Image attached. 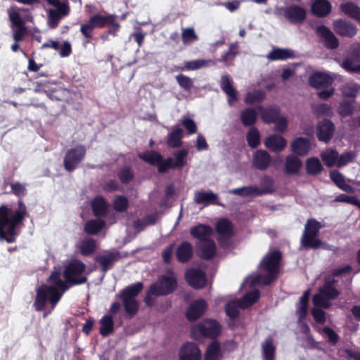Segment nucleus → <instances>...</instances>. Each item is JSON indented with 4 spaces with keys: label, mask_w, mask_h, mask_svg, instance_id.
Here are the masks:
<instances>
[{
    "label": "nucleus",
    "mask_w": 360,
    "mask_h": 360,
    "mask_svg": "<svg viewBox=\"0 0 360 360\" xmlns=\"http://www.w3.org/2000/svg\"><path fill=\"white\" fill-rule=\"evenodd\" d=\"M11 193L20 197L18 208L15 210L8 204L0 205V240L8 243L15 242L18 236V229L23 225L27 215V207L20 198L26 194V188L20 182L10 184Z\"/></svg>",
    "instance_id": "nucleus-1"
},
{
    "label": "nucleus",
    "mask_w": 360,
    "mask_h": 360,
    "mask_svg": "<svg viewBox=\"0 0 360 360\" xmlns=\"http://www.w3.org/2000/svg\"><path fill=\"white\" fill-rule=\"evenodd\" d=\"M59 289L63 291L68 289L66 283L61 278L56 281L54 285L43 284L40 285L36 290V296L33 304L35 310L37 311H44L48 301L51 309H53L62 297V293L59 292Z\"/></svg>",
    "instance_id": "nucleus-2"
},
{
    "label": "nucleus",
    "mask_w": 360,
    "mask_h": 360,
    "mask_svg": "<svg viewBox=\"0 0 360 360\" xmlns=\"http://www.w3.org/2000/svg\"><path fill=\"white\" fill-rule=\"evenodd\" d=\"M143 288V283L136 282L122 289L118 295L122 301L125 312L131 317L135 316L139 311V304L136 297L141 293Z\"/></svg>",
    "instance_id": "nucleus-3"
},
{
    "label": "nucleus",
    "mask_w": 360,
    "mask_h": 360,
    "mask_svg": "<svg viewBox=\"0 0 360 360\" xmlns=\"http://www.w3.org/2000/svg\"><path fill=\"white\" fill-rule=\"evenodd\" d=\"M321 224L314 219L307 220L301 238L302 245L306 249L316 250L320 248L321 240L317 238Z\"/></svg>",
    "instance_id": "nucleus-4"
},
{
    "label": "nucleus",
    "mask_w": 360,
    "mask_h": 360,
    "mask_svg": "<svg viewBox=\"0 0 360 360\" xmlns=\"http://www.w3.org/2000/svg\"><path fill=\"white\" fill-rule=\"evenodd\" d=\"M85 268V264L79 260L70 262L65 267L63 272V276L66 282L72 285L85 283L87 281V278L86 276H82L79 278H77V276H79L84 273Z\"/></svg>",
    "instance_id": "nucleus-5"
},
{
    "label": "nucleus",
    "mask_w": 360,
    "mask_h": 360,
    "mask_svg": "<svg viewBox=\"0 0 360 360\" xmlns=\"http://www.w3.org/2000/svg\"><path fill=\"white\" fill-rule=\"evenodd\" d=\"M86 155V148L82 145L68 150L63 159V166L69 172L76 169Z\"/></svg>",
    "instance_id": "nucleus-6"
},
{
    "label": "nucleus",
    "mask_w": 360,
    "mask_h": 360,
    "mask_svg": "<svg viewBox=\"0 0 360 360\" xmlns=\"http://www.w3.org/2000/svg\"><path fill=\"white\" fill-rule=\"evenodd\" d=\"M221 330V325L213 319H206L192 328V335L199 333L204 338L216 340Z\"/></svg>",
    "instance_id": "nucleus-7"
},
{
    "label": "nucleus",
    "mask_w": 360,
    "mask_h": 360,
    "mask_svg": "<svg viewBox=\"0 0 360 360\" xmlns=\"http://www.w3.org/2000/svg\"><path fill=\"white\" fill-rule=\"evenodd\" d=\"M110 18H104L99 13L91 15L88 21L80 26V32L86 39L85 43H89L93 39V32L95 28H103L106 26Z\"/></svg>",
    "instance_id": "nucleus-8"
},
{
    "label": "nucleus",
    "mask_w": 360,
    "mask_h": 360,
    "mask_svg": "<svg viewBox=\"0 0 360 360\" xmlns=\"http://www.w3.org/2000/svg\"><path fill=\"white\" fill-rule=\"evenodd\" d=\"M341 67L349 73L360 72V44L352 46L349 53L342 60Z\"/></svg>",
    "instance_id": "nucleus-9"
},
{
    "label": "nucleus",
    "mask_w": 360,
    "mask_h": 360,
    "mask_svg": "<svg viewBox=\"0 0 360 360\" xmlns=\"http://www.w3.org/2000/svg\"><path fill=\"white\" fill-rule=\"evenodd\" d=\"M185 280L191 287L196 290L205 288L207 283L205 273L201 269L194 268L186 271Z\"/></svg>",
    "instance_id": "nucleus-10"
},
{
    "label": "nucleus",
    "mask_w": 360,
    "mask_h": 360,
    "mask_svg": "<svg viewBox=\"0 0 360 360\" xmlns=\"http://www.w3.org/2000/svg\"><path fill=\"white\" fill-rule=\"evenodd\" d=\"M335 127L332 121L325 119L316 126V137L319 141L328 143L332 139Z\"/></svg>",
    "instance_id": "nucleus-11"
},
{
    "label": "nucleus",
    "mask_w": 360,
    "mask_h": 360,
    "mask_svg": "<svg viewBox=\"0 0 360 360\" xmlns=\"http://www.w3.org/2000/svg\"><path fill=\"white\" fill-rule=\"evenodd\" d=\"M179 359V360H201L202 352L195 343L187 342L180 347Z\"/></svg>",
    "instance_id": "nucleus-12"
},
{
    "label": "nucleus",
    "mask_w": 360,
    "mask_h": 360,
    "mask_svg": "<svg viewBox=\"0 0 360 360\" xmlns=\"http://www.w3.org/2000/svg\"><path fill=\"white\" fill-rule=\"evenodd\" d=\"M333 25L335 32L340 36L352 38L356 34V25L346 19L335 20Z\"/></svg>",
    "instance_id": "nucleus-13"
},
{
    "label": "nucleus",
    "mask_w": 360,
    "mask_h": 360,
    "mask_svg": "<svg viewBox=\"0 0 360 360\" xmlns=\"http://www.w3.org/2000/svg\"><path fill=\"white\" fill-rule=\"evenodd\" d=\"M195 247L198 257L204 260L212 259L217 252L216 243L211 238L202 242H198Z\"/></svg>",
    "instance_id": "nucleus-14"
},
{
    "label": "nucleus",
    "mask_w": 360,
    "mask_h": 360,
    "mask_svg": "<svg viewBox=\"0 0 360 360\" xmlns=\"http://www.w3.org/2000/svg\"><path fill=\"white\" fill-rule=\"evenodd\" d=\"M282 254L279 250H274L267 254L262 259L264 271L272 273H279V266Z\"/></svg>",
    "instance_id": "nucleus-15"
},
{
    "label": "nucleus",
    "mask_w": 360,
    "mask_h": 360,
    "mask_svg": "<svg viewBox=\"0 0 360 360\" xmlns=\"http://www.w3.org/2000/svg\"><path fill=\"white\" fill-rule=\"evenodd\" d=\"M283 15L290 23L297 24L305 20L307 13L306 10L300 6L290 5L284 8Z\"/></svg>",
    "instance_id": "nucleus-16"
},
{
    "label": "nucleus",
    "mask_w": 360,
    "mask_h": 360,
    "mask_svg": "<svg viewBox=\"0 0 360 360\" xmlns=\"http://www.w3.org/2000/svg\"><path fill=\"white\" fill-rule=\"evenodd\" d=\"M316 34L324 39V45L328 49H335L339 46V40L326 25H319L316 29Z\"/></svg>",
    "instance_id": "nucleus-17"
},
{
    "label": "nucleus",
    "mask_w": 360,
    "mask_h": 360,
    "mask_svg": "<svg viewBox=\"0 0 360 360\" xmlns=\"http://www.w3.org/2000/svg\"><path fill=\"white\" fill-rule=\"evenodd\" d=\"M207 307V302L203 299H199L192 302L188 307L186 312V317L190 321H196L199 319Z\"/></svg>",
    "instance_id": "nucleus-18"
},
{
    "label": "nucleus",
    "mask_w": 360,
    "mask_h": 360,
    "mask_svg": "<svg viewBox=\"0 0 360 360\" xmlns=\"http://www.w3.org/2000/svg\"><path fill=\"white\" fill-rule=\"evenodd\" d=\"M338 280L333 278H326L323 285L319 288V291L326 297L330 302L338 297L340 291L337 289Z\"/></svg>",
    "instance_id": "nucleus-19"
},
{
    "label": "nucleus",
    "mask_w": 360,
    "mask_h": 360,
    "mask_svg": "<svg viewBox=\"0 0 360 360\" xmlns=\"http://www.w3.org/2000/svg\"><path fill=\"white\" fill-rule=\"evenodd\" d=\"M175 256L177 261L182 264L188 263L193 257V248L188 241L181 243L176 249Z\"/></svg>",
    "instance_id": "nucleus-20"
},
{
    "label": "nucleus",
    "mask_w": 360,
    "mask_h": 360,
    "mask_svg": "<svg viewBox=\"0 0 360 360\" xmlns=\"http://www.w3.org/2000/svg\"><path fill=\"white\" fill-rule=\"evenodd\" d=\"M120 259V252L115 251L105 255H97L95 261L101 266V269L103 273H106L112 268L114 263Z\"/></svg>",
    "instance_id": "nucleus-21"
},
{
    "label": "nucleus",
    "mask_w": 360,
    "mask_h": 360,
    "mask_svg": "<svg viewBox=\"0 0 360 360\" xmlns=\"http://www.w3.org/2000/svg\"><path fill=\"white\" fill-rule=\"evenodd\" d=\"M333 82V78L324 72H316L312 74L309 79V84L315 89L326 88Z\"/></svg>",
    "instance_id": "nucleus-22"
},
{
    "label": "nucleus",
    "mask_w": 360,
    "mask_h": 360,
    "mask_svg": "<svg viewBox=\"0 0 360 360\" xmlns=\"http://www.w3.org/2000/svg\"><path fill=\"white\" fill-rule=\"evenodd\" d=\"M270 154L264 150H257L253 155L252 165L259 170H266L271 163Z\"/></svg>",
    "instance_id": "nucleus-23"
},
{
    "label": "nucleus",
    "mask_w": 360,
    "mask_h": 360,
    "mask_svg": "<svg viewBox=\"0 0 360 360\" xmlns=\"http://www.w3.org/2000/svg\"><path fill=\"white\" fill-rule=\"evenodd\" d=\"M220 87L228 96V103L231 106L238 101V92L233 86L228 75H223L220 80Z\"/></svg>",
    "instance_id": "nucleus-24"
},
{
    "label": "nucleus",
    "mask_w": 360,
    "mask_h": 360,
    "mask_svg": "<svg viewBox=\"0 0 360 360\" xmlns=\"http://www.w3.org/2000/svg\"><path fill=\"white\" fill-rule=\"evenodd\" d=\"M265 146L271 152L282 151L287 146V141L280 135L272 134L266 138Z\"/></svg>",
    "instance_id": "nucleus-25"
},
{
    "label": "nucleus",
    "mask_w": 360,
    "mask_h": 360,
    "mask_svg": "<svg viewBox=\"0 0 360 360\" xmlns=\"http://www.w3.org/2000/svg\"><path fill=\"white\" fill-rule=\"evenodd\" d=\"M190 233L193 238H197L199 242H202L210 239L213 234V229L209 225L198 224L190 229Z\"/></svg>",
    "instance_id": "nucleus-26"
},
{
    "label": "nucleus",
    "mask_w": 360,
    "mask_h": 360,
    "mask_svg": "<svg viewBox=\"0 0 360 360\" xmlns=\"http://www.w3.org/2000/svg\"><path fill=\"white\" fill-rule=\"evenodd\" d=\"M331 10V4L328 0H314L311 6V13L318 18L327 16Z\"/></svg>",
    "instance_id": "nucleus-27"
},
{
    "label": "nucleus",
    "mask_w": 360,
    "mask_h": 360,
    "mask_svg": "<svg viewBox=\"0 0 360 360\" xmlns=\"http://www.w3.org/2000/svg\"><path fill=\"white\" fill-rule=\"evenodd\" d=\"M310 148L311 143L307 138L297 137L291 143L292 151L299 156L307 155Z\"/></svg>",
    "instance_id": "nucleus-28"
},
{
    "label": "nucleus",
    "mask_w": 360,
    "mask_h": 360,
    "mask_svg": "<svg viewBox=\"0 0 360 360\" xmlns=\"http://www.w3.org/2000/svg\"><path fill=\"white\" fill-rule=\"evenodd\" d=\"M216 231L219 236L230 238L233 236V224L229 219L222 218L216 224Z\"/></svg>",
    "instance_id": "nucleus-29"
},
{
    "label": "nucleus",
    "mask_w": 360,
    "mask_h": 360,
    "mask_svg": "<svg viewBox=\"0 0 360 360\" xmlns=\"http://www.w3.org/2000/svg\"><path fill=\"white\" fill-rule=\"evenodd\" d=\"M223 357L220 343L217 340L212 341L207 347L204 360H220Z\"/></svg>",
    "instance_id": "nucleus-30"
},
{
    "label": "nucleus",
    "mask_w": 360,
    "mask_h": 360,
    "mask_svg": "<svg viewBox=\"0 0 360 360\" xmlns=\"http://www.w3.org/2000/svg\"><path fill=\"white\" fill-rule=\"evenodd\" d=\"M260 188H258V195L273 194L276 191L275 181L269 175H264L260 178Z\"/></svg>",
    "instance_id": "nucleus-31"
},
{
    "label": "nucleus",
    "mask_w": 360,
    "mask_h": 360,
    "mask_svg": "<svg viewBox=\"0 0 360 360\" xmlns=\"http://www.w3.org/2000/svg\"><path fill=\"white\" fill-rule=\"evenodd\" d=\"M259 110L261 112V118L266 124L274 123L281 116L280 110L277 107L264 108L260 106L259 107Z\"/></svg>",
    "instance_id": "nucleus-32"
},
{
    "label": "nucleus",
    "mask_w": 360,
    "mask_h": 360,
    "mask_svg": "<svg viewBox=\"0 0 360 360\" xmlns=\"http://www.w3.org/2000/svg\"><path fill=\"white\" fill-rule=\"evenodd\" d=\"M183 129L176 127L167 134V145L172 148H180L182 146Z\"/></svg>",
    "instance_id": "nucleus-33"
},
{
    "label": "nucleus",
    "mask_w": 360,
    "mask_h": 360,
    "mask_svg": "<svg viewBox=\"0 0 360 360\" xmlns=\"http://www.w3.org/2000/svg\"><path fill=\"white\" fill-rule=\"evenodd\" d=\"M302 167V161L296 156L288 155L285 158L284 172L286 174H296Z\"/></svg>",
    "instance_id": "nucleus-34"
},
{
    "label": "nucleus",
    "mask_w": 360,
    "mask_h": 360,
    "mask_svg": "<svg viewBox=\"0 0 360 360\" xmlns=\"http://www.w3.org/2000/svg\"><path fill=\"white\" fill-rule=\"evenodd\" d=\"M294 57L293 51L281 48L273 49L267 55V58L271 60H284Z\"/></svg>",
    "instance_id": "nucleus-35"
},
{
    "label": "nucleus",
    "mask_w": 360,
    "mask_h": 360,
    "mask_svg": "<svg viewBox=\"0 0 360 360\" xmlns=\"http://www.w3.org/2000/svg\"><path fill=\"white\" fill-rule=\"evenodd\" d=\"M158 283L161 285L167 295L173 293L177 288V279L174 276L162 275L158 278Z\"/></svg>",
    "instance_id": "nucleus-36"
},
{
    "label": "nucleus",
    "mask_w": 360,
    "mask_h": 360,
    "mask_svg": "<svg viewBox=\"0 0 360 360\" xmlns=\"http://www.w3.org/2000/svg\"><path fill=\"white\" fill-rule=\"evenodd\" d=\"M341 11L346 15L360 22V7L352 1H347L340 5Z\"/></svg>",
    "instance_id": "nucleus-37"
},
{
    "label": "nucleus",
    "mask_w": 360,
    "mask_h": 360,
    "mask_svg": "<svg viewBox=\"0 0 360 360\" xmlns=\"http://www.w3.org/2000/svg\"><path fill=\"white\" fill-rule=\"evenodd\" d=\"M91 208L94 216H105L108 211V205L103 197L96 196L91 202Z\"/></svg>",
    "instance_id": "nucleus-38"
},
{
    "label": "nucleus",
    "mask_w": 360,
    "mask_h": 360,
    "mask_svg": "<svg viewBox=\"0 0 360 360\" xmlns=\"http://www.w3.org/2000/svg\"><path fill=\"white\" fill-rule=\"evenodd\" d=\"M306 172L309 175L316 176L323 169V165L318 158L312 157L306 160Z\"/></svg>",
    "instance_id": "nucleus-39"
},
{
    "label": "nucleus",
    "mask_w": 360,
    "mask_h": 360,
    "mask_svg": "<svg viewBox=\"0 0 360 360\" xmlns=\"http://www.w3.org/2000/svg\"><path fill=\"white\" fill-rule=\"evenodd\" d=\"M257 117L256 110L252 108H245L240 112V121L245 127L254 125L257 122Z\"/></svg>",
    "instance_id": "nucleus-40"
},
{
    "label": "nucleus",
    "mask_w": 360,
    "mask_h": 360,
    "mask_svg": "<svg viewBox=\"0 0 360 360\" xmlns=\"http://www.w3.org/2000/svg\"><path fill=\"white\" fill-rule=\"evenodd\" d=\"M355 99H344L340 102L338 108L339 115L342 117H347L353 115L355 110Z\"/></svg>",
    "instance_id": "nucleus-41"
},
{
    "label": "nucleus",
    "mask_w": 360,
    "mask_h": 360,
    "mask_svg": "<svg viewBox=\"0 0 360 360\" xmlns=\"http://www.w3.org/2000/svg\"><path fill=\"white\" fill-rule=\"evenodd\" d=\"M101 327L99 333L105 337L111 334L114 330V321L111 315H105L100 320Z\"/></svg>",
    "instance_id": "nucleus-42"
},
{
    "label": "nucleus",
    "mask_w": 360,
    "mask_h": 360,
    "mask_svg": "<svg viewBox=\"0 0 360 360\" xmlns=\"http://www.w3.org/2000/svg\"><path fill=\"white\" fill-rule=\"evenodd\" d=\"M162 155L155 150H148L139 155V158L145 162L157 167L160 160H162Z\"/></svg>",
    "instance_id": "nucleus-43"
},
{
    "label": "nucleus",
    "mask_w": 360,
    "mask_h": 360,
    "mask_svg": "<svg viewBox=\"0 0 360 360\" xmlns=\"http://www.w3.org/2000/svg\"><path fill=\"white\" fill-rule=\"evenodd\" d=\"M105 222L102 219H92L88 221L84 226V231L90 235H96L105 226Z\"/></svg>",
    "instance_id": "nucleus-44"
},
{
    "label": "nucleus",
    "mask_w": 360,
    "mask_h": 360,
    "mask_svg": "<svg viewBox=\"0 0 360 360\" xmlns=\"http://www.w3.org/2000/svg\"><path fill=\"white\" fill-rule=\"evenodd\" d=\"M96 250V241L94 238H87L82 241L79 252L82 255L87 257L91 255Z\"/></svg>",
    "instance_id": "nucleus-45"
},
{
    "label": "nucleus",
    "mask_w": 360,
    "mask_h": 360,
    "mask_svg": "<svg viewBox=\"0 0 360 360\" xmlns=\"http://www.w3.org/2000/svg\"><path fill=\"white\" fill-rule=\"evenodd\" d=\"M260 297V292L258 290H254L246 293L239 300L242 304V309H246L254 304Z\"/></svg>",
    "instance_id": "nucleus-46"
},
{
    "label": "nucleus",
    "mask_w": 360,
    "mask_h": 360,
    "mask_svg": "<svg viewBox=\"0 0 360 360\" xmlns=\"http://www.w3.org/2000/svg\"><path fill=\"white\" fill-rule=\"evenodd\" d=\"M240 308L242 309L240 300H231L226 304L225 311L231 320H235L239 316Z\"/></svg>",
    "instance_id": "nucleus-47"
},
{
    "label": "nucleus",
    "mask_w": 360,
    "mask_h": 360,
    "mask_svg": "<svg viewBox=\"0 0 360 360\" xmlns=\"http://www.w3.org/2000/svg\"><path fill=\"white\" fill-rule=\"evenodd\" d=\"M217 198V195L212 191H198L195 193L194 200L197 204L207 202L214 203V201L216 200Z\"/></svg>",
    "instance_id": "nucleus-48"
},
{
    "label": "nucleus",
    "mask_w": 360,
    "mask_h": 360,
    "mask_svg": "<svg viewBox=\"0 0 360 360\" xmlns=\"http://www.w3.org/2000/svg\"><path fill=\"white\" fill-rule=\"evenodd\" d=\"M210 65H214L215 63L212 60L198 59L185 62L184 68L185 70H195Z\"/></svg>",
    "instance_id": "nucleus-49"
},
{
    "label": "nucleus",
    "mask_w": 360,
    "mask_h": 360,
    "mask_svg": "<svg viewBox=\"0 0 360 360\" xmlns=\"http://www.w3.org/2000/svg\"><path fill=\"white\" fill-rule=\"evenodd\" d=\"M246 140L252 148H257L260 143V134L256 127H252L247 133Z\"/></svg>",
    "instance_id": "nucleus-50"
},
{
    "label": "nucleus",
    "mask_w": 360,
    "mask_h": 360,
    "mask_svg": "<svg viewBox=\"0 0 360 360\" xmlns=\"http://www.w3.org/2000/svg\"><path fill=\"white\" fill-rule=\"evenodd\" d=\"M263 354L266 360H274L276 347L271 338H267L262 345Z\"/></svg>",
    "instance_id": "nucleus-51"
},
{
    "label": "nucleus",
    "mask_w": 360,
    "mask_h": 360,
    "mask_svg": "<svg viewBox=\"0 0 360 360\" xmlns=\"http://www.w3.org/2000/svg\"><path fill=\"white\" fill-rule=\"evenodd\" d=\"M232 193L238 195L243 197L245 196H252V195H258V187L257 186H243L240 188H234L232 191Z\"/></svg>",
    "instance_id": "nucleus-52"
},
{
    "label": "nucleus",
    "mask_w": 360,
    "mask_h": 360,
    "mask_svg": "<svg viewBox=\"0 0 360 360\" xmlns=\"http://www.w3.org/2000/svg\"><path fill=\"white\" fill-rule=\"evenodd\" d=\"M321 157L327 167H332L336 165L338 160V152L336 150H330V151L322 153Z\"/></svg>",
    "instance_id": "nucleus-53"
},
{
    "label": "nucleus",
    "mask_w": 360,
    "mask_h": 360,
    "mask_svg": "<svg viewBox=\"0 0 360 360\" xmlns=\"http://www.w3.org/2000/svg\"><path fill=\"white\" fill-rule=\"evenodd\" d=\"M176 81L179 86L186 91H191L193 87V82L191 78L183 74L175 77Z\"/></svg>",
    "instance_id": "nucleus-54"
},
{
    "label": "nucleus",
    "mask_w": 360,
    "mask_h": 360,
    "mask_svg": "<svg viewBox=\"0 0 360 360\" xmlns=\"http://www.w3.org/2000/svg\"><path fill=\"white\" fill-rule=\"evenodd\" d=\"M129 207V200L127 197L120 195L115 197L113 201V208L117 212H125Z\"/></svg>",
    "instance_id": "nucleus-55"
},
{
    "label": "nucleus",
    "mask_w": 360,
    "mask_h": 360,
    "mask_svg": "<svg viewBox=\"0 0 360 360\" xmlns=\"http://www.w3.org/2000/svg\"><path fill=\"white\" fill-rule=\"evenodd\" d=\"M117 176L123 184H127L134 179V174L130 167H125L117 172Z\"/></svg>",
    "instance_id": "nucleus-56"
},
{
    "label": "nucleus",
    "mask_w": 360,
    "mask_h": 360,
    "mask_svg": "<svg viewBox=\"0 0 360 360\" xmlns=\"http://www.w3.org/2000/svg\"><path fill=\"white\" fill-rule=\"evenodd\" d=\"M265 96V93L260 90L254 92H248L245 96V102L248 104L261 102L264 99Z\"/></svg>",
    "instance_id": "nucleus-57"
},
{
    "label": "nucleus",
    "mask_w": 360,
    "mask_h": 360,
    "mask_svg": "<svg viewBox=\"0 0 360 360\" xmlns=\"http://www.w3.org/2000/svg\"><path fill=\"white\" fill-rule=\"evenodd\" d=\"M188 155V151L186 149L180 150L174 153V156L175 158V161L173 160V166L174 169L182 168L185 164V158Z\"/></svg>",
    "instance_id": "nucleus-58"
},
{
    "label": "nucleus",
    "mask_w": 360,
    "mask_h": 360,
    "mask_svg": "<svg viewBox=\"0 0 360 360\" xmlns=\"http://www.w3.org/2000/svg\"><path fill=\"white\" fill-rule=\"evenodd\" d=\"M356 157V154L354 151H348L341 154L340 156L338 155V160L336 163V166L338 167H341L349 162H352L354 160Z\"/></svg>",
    "instance_id": "nucleus-59"
},
{
    "label": "nucleus",
    "mask_w": 360,
    "mask_h": 360,
    "mask_svg": "<svg viewBox=\"0 0 360 360\" xmlns=\"http://www.w3.org/2000/svg\"><path fill=\"white\" fill-rule=\"evenodd\" d=\"M181 38L184 44H186L198 39V36L192 27H186L182 30Z\"/></svg>",
    "instance_id": "nucleus-60"
},
{
    "label": "nucleus",
    "mask_w": 360,
    "mask_h": 360,
    "mask_svg": "<svg viewBox=\"0 0 360 360\" xmlns=\"http://www.w3.org/2000/svg\"><path fill=\"white\" fill-rule=\"evenodd\" d=\"M312 302L314 306L320 307L324 309H328L330 306L328 300L326 299V297L323 296L319 291V293L313 295Z\"/></svg>",
    "instance_id": "nucleus-61"
},
{
    "label": "nucleus",
    "mask_w": 360,
    "mask_h": 360,
    "mask_svg": "<svg viewBox=\"0 0 360 360\" xmlns=\"http://www.w3.org/2000/svg\"><path fill=\"white\" fill-rule=\"evenodd\" d=\"M157 168L160 174L165 173L169 169H174L173 166V159L172 158L164 159L163 156H162V160L158 163Z\"/></svg>",
    "instance_id": "nucleus-62"
},
{
    "label": "nucleus",
    "mask_w": 360,
    "mask_h": 360,
    "mask_svg": "<svg viewBox=\"0 0 360 360\" xmlns=\"http://www.w3.org/2000/svg\"><path fill=\"white\" fill-rule=\"evenodd\" d=\"M323 332L326 335L328 342L330 344L335 345L338 343L339 340V335L333 328L328 326H325L323 328Z\"/></svg>",
    "instance_id": "nucleus-63"
},
{
    "label": "nucleus",
    "mask_w": 360,
    "mask_h": 360,
    "mask_svg": "<svg viewBox=\"0 0 360 360\" xmlns=\"http://www.w3.org/2000/svg\"><path fill=\"white\" fill-rule=\"evenodd\" d=\"M311 315L318 323L323 324L326 322V312L319 308H314L311 309Z\"/></svg>",
    "instance_id": "nucleus-64"
}]
</instances>
